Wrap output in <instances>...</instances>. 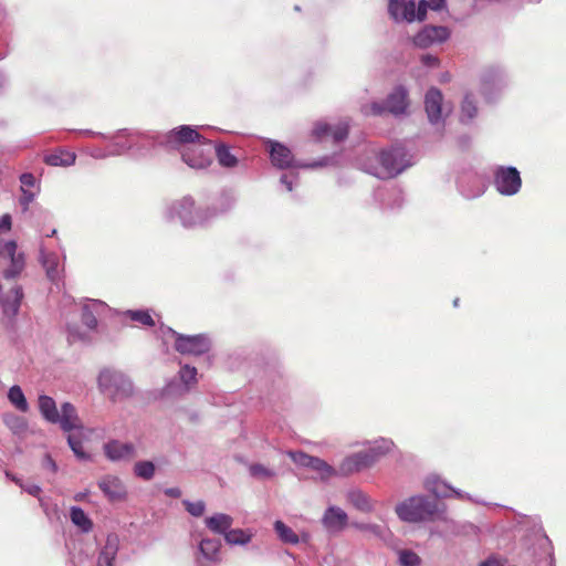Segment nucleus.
I'll list each match as a JSON object with an SVG mask.
<instances>
[{
  "instance_id": "15",
  "label": "nucleus",
  "mask_w": 566,
  "mask_h": 566,
  "mask_svg": "<svg viewBox=\"0 0 566 566\" xmlns=\"http://www.w3.org/2000/svg\"><path fill=\"white\" fill-rule=\"evenodd\" d=\"M210 339L205 335H177L175 348L182 355H203L210 350Z\"/></svg>"
},
{
  "instance_id": "38",
  "label": "nucleus",
  "mask_w": 566,
  "mask_h": 566,
  "mask_svg": "<svg viewBox=\"0 0 566 566\" xmlns=\"http://www.w3.org/2000/svg\"><path fill=\"white\" fill-rule=\"evenodd\" d=\"M355 527L361 532L369 533L375 538L387 542L391 537L390 530L385 525L374 523H357Z\"/></svg>"
},
{
  "instance_id": "7",
  "label": "nucleus",
  "mask_w": 566,
  "mask_h": 566,
  "mask_svg": "<svg viewBox=\"0 0 566 566\" xmlns=\"http://www.w3.org/2000/svg\"><path fill=\"white\" fill-rule=\"evenodd\" d=\"M270 160L273 167L280 170L296 169V168H317L327 166L329 163L328 157H324L318 161L303 164L294 158L291 149L282 143L269 139L266 142Z\"/></svg>"
},
{
  "instance_id": "39",
  "label": "nucleus",
  "mask_w": 566,
  "mask_h": 566,
  "mask_svg": "<svg viewBox=\"0 0 566 566\" xmlns=\"http://www.w3.org/2000/svg\"><path fill=\"white\" fill-rule=\"evenodd\" d=\"M310 469L317 472L319 474V479L322 481H328L333 476L339 475L338 469H335L331 464H328L325 460L315 457L313 463Z\"/></svg>"
},
{
  "instance_id": "3",
  "label": "nucleus",
  "mask_w": 566,
  "mask_h": 566,
  "mask_svg": "<svg viewBox=\"0 0 566 566\" xmlns=\"http://www.w3.org/2000/svg\"><path fill=\"white\" fill-rule=\"evenodd\" d=\"M145 136L150 138L151 147L161 146L168 150H178L180 154L188 146L201 142L203 137L196 127L190 125H180L165 133L150 132Z\"/></svg>"
},
{
  "instance_id": "51",
  "label": "nucleus",
  "mask_w": 566,
  "mask_h": 566,
  "mask_svg": "<svg viewBox=\"0 0 566 566\" xmlns=\"http://www.w3.org/2000/svg\"><path fill=\"white\" fill-rule=\"evenodd\" d=\"M472 180L474 182H478L476 187L474 189H469L464 186L463 180L459 181V189L463 197L468 199H473L482 196L484 193V188L480 185L478 178L475 176L472 177Z\"/></svg>"
},
{
  "instance_id": "10",
  "label": "nucleus",
  "mask_w": 566,
  "mask_h": 566,
  "mask_svg": "<svg viewBox=\"0 0 566 566\" xmlns=\"http://www.w3.org/2000/svg\"><path fill=\"white\" fill-rule=\"evenodd\" d=\"M424 109L429 123L440 132L444 127L443 95L437 87H431L424 95Z\"/></svg>"
},
{
  "instance_id": "12",
  "label": "nucleus",
  "mask_w": 566,
  "mask_h": 566,
  "mask_svg": "<svg viewBox=\"0 0 566 566\" xmlns=\"http://www.w3.org/2000/svg\"><path fill=\"white\" fill-rule=\"evenodd\" d=\"M450 38V30L443 25H424L412 39L416 48L428 49L441 44Z\"/></svg>"
},
{
  "instance_id": "40",
  "label": "nucleus",
  "mask_w": 566,
  "mask_h": 566,
  "mask_svg": "<svg viewBox=\"0 0 566 566\" xmlns=\"http://www.w3.org/2000/svg\"><path fill=\"white\" fill-rule=\"evenodd\" d=\"M133 472L136 478L150 481L155 476L156 465L149 460L137 461L134 464Z\"/></svg>"
},
{
  "instance_id": "60",
  "label": "nucleus",
  "mask_w": 566,
  "mask_h": 566,
  "mask_svg": "<svg viewBox=\"0 0 566 566\" xmlns=\"http://www.w3.org/2000/svg\"><path fill=\"white\" fill-rule=\"evenodd\" d=\"M421 63L428 67H437L439 65V59L432 54H424L421 56Z\"/></svg>"
},
{
  "instance_id": "1",
  "label": "nucleus",
  "mask_w": 566,
  "mask_h": 566,
  "mask_svg": "<svg viewBox=\"0 0 566 566\" xmlns=\"http://www.w3.org/2000/svg\"><path fill=\"white\" fill-rule=\"evenodd\" d=\"M232 206L233 200L228 196H222L218 203L206 207L197 206L192 197L185 196L167 206L165 218L170 222H179L184 228H200L229 211Z\"/></svg>"
},
{
  "instance_id": "56",
  "label": "nucleus",
  "mask_w": 566,
  "mask_h": 566,
  "mask_svg": "<svg viewBox=\"0 0 566 566\" xmlns=\"http://www.w3.org/2000/svg\"><path fill=\"white\" fill-rule=\"evenodd\" d=\"M22 195L19 199L20 205L23 207L24 210H28L29 206L33 200L35 199L36 192L31 191L29 189L21 190Z\"/></svg>"
},
{
  "instance_id": "21",
  "label": "nucleus",
  "mask_w": 566,
  "mask_h": 566,
  "mask_svg": "<svg viewBox=\"0 0 566 566\" xmlns=\"http://www.w3.org/2000/svg\"><path fill=\"white\" fill-rule=\"evenodd\" d=\"M59 412L56 424H59L64 432L82 429V421L77 415L76 408L71 402H63Z\"/></svg>"
},
{
  "instance_id": "47",
  "label": "nucleus",
  "mask_w": 566,
  "mask_h": 566,
  "mask_svg": "<svg viewBox=\"0 0 566 566\" xmlns=\"http://www.w3.org/2000/svg\"><path fill=\"white\" fill-rule=\"evenodd\" d=\"M249 472L251 476L259 480H269L275 475V472L272 469H269L260 463H253L249 467Z\"/></svg>"
},
{
  "instance_id": "52",
  "label": "nucleus",
  "mask_w": 566,
  "mask_h": 566,
  "mask_svg": "<svg viewBox=\"0 0 566 566\" xmlns=\"http://www.w3.org/2000/svg\"><path fill=\"white\" fill-rule=\"evenodd\" d=\"M182 504L186 509V511L191 515V516H195V517H200L203 515L205 511H206V504L203 501H196V502H191L189 500H184L182 501Z\"/></svg>"
},
{
  "instance_id": "62",
  "label": "nucleus",
  "mask_w": 566,
  "mask_h": 566,
  "mask_svg": "<svg viewBox=\"0 0 566 566\" xmlns=\"http://www.w3.org/2000/svg\"><path fill=\"white\" fill-rule=\"evenodd\" d=\"M480 566H504V564L500 558L490 556L484 562H482Z\"/></svg>"
},
{
  "instance_id": "29",
  "label": "nucleus",
  "mask_w": 566,
  "mask_h": 566,
  "mask_svg": "<svg viewBox=\"0 0 566 566\" xmlns=\"http://www.w3.org/2000/svg\"><path fill=\"white\" fill-rule=\"evenodd\" d=\"M76 160V155L66 149H57L44 156V163L53 167H69Z\"/></svg>"
},
{
  "instance_id": "25",
  "label": "nucleus",
  "mask_w": 566,
  "mask_h": 566,
  "mask_svg": "<svg viewBox=\"0 0 566 566\" xmlns=\"http://www.w3.org/2000/svg\"><path fill=\"white\" fill-rule=\"evenodd\" d=\"M205 525L211 533L224 536L233 525V517L226 513H214L205 520Z\"/></svg>"
},
{
  "instance_id": "14",
  "label": "nucleus",
  "mask_w": 566,
  "mask_h": 566,
  "mask_svg": "<svg viewBox=\"0 0 566 566\" xmlns=\"http://www.w3.org/2000/svg\"><path fill=\"white\" fill-rule=\"evenodd\" d=\"M423 488L437 499H447L454 495L461 500L472 501L470 494L452 488L437 474H429L423 481Z\"/></svg>"
},
{
  "instance_id": "32",
  "label": "nucleus",
  "mask_w": 566,
  "mask_h": 566,
  "mask_svg": "<svg viewBox=\"0 0 566 566\" xmlns=\"http://www.w3.org/2000/svg\"><path fill=\"white\" fill-rule=\"evenodd\" d=\"M253 535L251 530L230 527L223 538L230 546H244L251 542Z\"/></svg>"
},
{
  "instance_id": "24",
  "label": "nucleus",
  "mask_w": 566,
  "mask_h": 566,
  "mask_svg": "<svg viewBox=\"0 0 566 566\" xmlns=\"http://www.w3.org/2000/svg\"><path fill=\"white\" fill-rule=\"evenodd\" d=\"M40 262L45 269L46 276L53 283H57L61 277L60 258L54 252H46L43 248L40 250Z\"/></svg>"
},
{
  "instance_id": "20",
  "label": "nucleus",
  "mask_w": 566,
  "mask_h": 566,
  "mask_svg": "<svg viewBox=\"0 0 566 566\" xmlns=\"http://www.w3.org/2000/svg\"><path fill=\"white\" fill-rule=\"evenodd\" d=\"M385 102L387 111L391 115L401 116L407 114L409 107L407 88L401 85L395 87Z\"/></svg>"
},
{
  "instance_id": "57",
  "label": "nucleus",
  "mask_w": 566,
  "mask_h": 566,
  "mask_svg": "<svg viewBox=\"0 0 566 566\" xmlns=\"http://www.w3.org/2000/svg\"><path fill=\"white\" fill-rule=\"evenodd\" d=\"M11 228H12V218L9 213H6L0 218V234L9 232L11 230Z\"/></svg>"
},
{
  "instance_id": "26",
  "label": "nucleus",
  "mask_w": 566,
  "mask_h": 566,
  "mask_svg": "<svg viewBox=\"0 0 566 566\" xmlns=\"http://www.w3.org/2000/svg\"><path fill=\"white\" fill-rule=\"evenodd\" d=\"M363 446L366 447L365 451L371 457L373 463L379 461V459L389 453L395 447L392 440L387 438H379L374 441H365Z\"/></svg>"
},
{
  "instance_id": "37",
  "label": "nucleus",
  "mask_w": 566,
  "mask_h": 566,
  "mask_svg": "<svg viewBox=\"0 0 566 566\" xmlns=\"http://www.w3.org/2000/svg\"><path fill=\"white\" fill-rule=\"evenodd\" d=\"M273 528L282 543L291 545H297L301 543L300 536L284 522L280 520L275 521Z\"/></svg>"
},
{
  "instance_id": "45",
  "label": "nucleus",
  "mask_w": 566,
  "mask_h": 566,
  "mask_svg": "<svg viewBox=\"0 0 566 566\" xmlns=\"http://www.w3.org/2000/svg\"><path fill=\"white\" fill-rule=\"evenodd\" d=\"M446 7V0H420L419 1V21L424 20L427 10L439 11Z\"/></svg>"
},
{
  "instance_id": "63",
  "label": "nucleus",
  "mask_w": 566,
  "mask_h": 566,
  "mask_svg": "<svg viewBox=\"0 0 566 566\" xmlns=\"http://www.w3.org/2000/svg\"><path fill=\"white\" fill-rule=\"evenodd\" d=\"M165 494L172 499H178L181 496V490L179 488H168L165 490Z\"/></svg>"
},
{
  "instance_id": "16",
  "label": "nucleus",
  "mask_w": 566,
  "mask_h": 566,
  "mask_svg": "<svg viewBox=\"0 0 566 566\" xmlns=\"http://www.w3.org/2000/svg\"><path fill=\"white\" fill-rule=\"evenodd\" d=\"M18 244L14 240H9L0 244V256L8 258L10 265L3 270V277L7 280L15 279L24 268V255L17 253Z\"/></svg>"
},
{
  "instance_id": "8",
  "label": "nucleus",
  "mask_w": 566,
  "mask_h": 566,
  "mask_svg": "<svg viewBox=\"0 0 566 566\" xmlns=\"http://www.w3.org/2000/svg\"><path fill=\"white\" fill-rule=\"evenodd\" d=\"M492 185L504 197H513L521 191V172L514 166L497 165L492 168Z\"/></svg>"
},
{
  "instance_id": "6",
  "label": "nucleus",
  "mask_w": 566,
  "mask_h": 566,
  "mask_svg": "<svg viewBox=\"0 0 566 566\" xmlns=\"http://www.w3.org/2000/svg\"><path fill=\"white\" fill-rule=\"evenodd\" d=\"M510 85L507 70L500 64L485 66L480 75V92L486 101H494Z\"/></svg>"
},
{
  "instance_id": "61",
  "label": "nucleus",
  "mask_w": 566,
  "mask_h": 566,
  "mask_svg": "<svg viewBox=\"0 0 566 566\" xmlns=\"http://www.w3.org/2000/svg\"><path fill=\"white\" fill-rule=\"evenodd\" d=\"M85 151L93 158L99 159L105 157V151L94 146H86Z\"/></svg>"
},
{
  "instance_id": "28",
  "label": "nucleus",
  "mask_w": 566,
  "mask_h": 566,
  "mask_svg": "<svg viewBox=\"0 0 566 566\" xmlns=\"http://www.w3.org/2000/svg\"><path fill=\"white\" fill-rule=\"evenodd\" d=\"M103 303L96 300H87L82 306V323L90 329L93 331L97 326L96 315Z\"/></svg>"
},
{
  "instance_id": "19",
  "label": "nucleus",
  "mask_w": 566,
  "mask_h": 566,
  "mask_svg": "<svg viewBox=\"0 0 566 566\" xmlns=\"http://www.w3.org/2000/svg\"><path fill=\"white\" fill-rule=\"evenodd\" d=\"M349 125L346 120H342L336 125H329L326 123H317L313 129V135L316 139L321 140L325 137L331 136L334 143H340L348 136Z\"/></svg>"
},
{
  "instance_id": "50",
  "label": "nucleus",
  "mask_w": 566,
  "mask_h": 566,
  "mask_svg": "<svg viewBox=\"0 0 566 566\" xmlns=\"http://www.w3.org/2000/svg\"><path fill=\"white\" fill-rule=\"evenodd\" d=\"M67 340L70 344H74L76 342L87 343L88 335L86 332H83L81 327L75 324L67 325Z\"/></svg>"
},
{
  "instance_id": "13",
  "label": "nucleus",
  "mask_w": 566,
  "mask_h": 566,
  "mask_svg": "<svg viewBox=\"0 0 566 566\" xmlns=\"http://www.w3.org/2000/svg\"><path fill=\"white\" fill-rule=\"evenodd\" d=\"M134 385L122 371L108 369V399L123 401L133 396Z\"/></svg>"
},
{
  "instance_id": "55",
  "label": "nucleus",
  "mask_w": 566,
  "mask_h": 566,
  "mask_svg": "<svg viewBox=\"0 0 566 566\" xmlns=\"http://www.w3.org/2000/svg\"><path fill=\"white\" fill-rule=\"evenodd\" d=\"M19 180L21 182V190L34 188L38 186V180L35 176L31 172H23L22 175H20Z\"/></svg>"
},
{
  "instance_id": "23",
  "label": "nucleus",
  "mask_w": 566,
  "mask_h": 566,
  "mask_svg": "<svg viewBox=\"0 0 566 566\" xmlns=\"http://www.w3.org/2000/svg\"><path fill=\"white\" fill-rule=\"evenodd\" d=\"M137 455L136 446L132 442L108 440V460L130 461Z\"/></svg>"
},
{
  "instance_id": "17",
  "label": "nucleus",
  "mask_w": 566,
  "mask_h": 566,
  "mask_svg": "<svg viewBox=\"0 0 566 566\" xmlns=\"http://www.w3.org/2000/svg\"><path fill=\"white\" fill-rule=\"evenodd\" d=\"M373 465L375 464L373 463L371 457L368 455L364 449L344 458L338 465V473L339 476H349L352 474L370 469Z\"/></svg>"
},
{
  "instance_id": "35",
  "label": "nucleus",
  "mask_w": 566,
  "mask_h": 566,
  "mask_svg": "<svg viewBox=\"0 0 566 566\" xmlns=\"http://www.w3.org/2000/svg\"><path fill=\"white\" fill-rule=\"evenodd\" d=\"M70 520L82 533H90L93 530L92 520L80 506H71Z\"/></svg>"
},
{
  "instance_id": "9",
  "label": "nucleus",
  "mask_w": 566,
  "mask_h": 566,
  "mask_svg": "<svg viewBox=\"0 0 566 566\" xmlns=\"http://www.w3.org/2000/svg\"><path fill=\"white\" fill-rule=\"evenodd\" d=\"M181 160L193 170H206L213 163V150L211 143L202 137L182 150Z\"/></svg>"
},
{
  "instance_id": "4",
  "label": "nucleus",
  "mask_w": 566,
  "mask_h": 566,
  "mask_svg": "<svg viewBox=\"0 0 566 566\" xmlns=\"http://www.w3.org/2000/svg\"><path fill=\"white\" fill-rule=\"evenodd\" d=\"M150 132H129L128 129H118L114 135L108 137V156L122 155L128 149H134L138 154H144L151 147L149 135Z\"/></svg>"
},
{
  "instance_id": "54",
  "label": "nucleus",
  "mask_w": 566,
  "mask_h": 566,
  "mask_svg": "<svg viewBox=\"0 0 566 566\" xmlns=\"http://www.w3.org/2000/svg\"><path fill=\"white\" fill-rule=\"evenodd\" d=\"M289 172H284L281 178L280 182L283 185L287 191H292L294 185L298 181V175L294 171V169H289Z\"/></svg>"
},
{
  "instance_id": "43",
  "label": "nucleus",
  "mask_w": 566,
  "mask_h": 566,
  "mask_svg": "<svg viewBox=\"0 0 566 566\" xmlns=\"http://www.w3.org/2000/svg\"><path fill=\"white\" fill-rule=\"evenodd\" d=\"M398 564L399 566H420L421 558L411 549H399Z\"/></svg>"
},
{
  "instance_id": "46",
  "label": "nucleus",
  "mask_w": 566,
  "mask_h": 566,
  "mask_svg": "<svg viewBox=\"0 0 566 566\" xmlns=\"http://www.w3.org/2000/svg\"><path fill=\"white\" fill-rule=\"evenodd\" d=\"M67 444L77 459L87 460L90 458V455L83 450L82 441L76 434L70 433L67 436Z\"/></svg>"
},
{
  "instance_id": "59",
  "label": "nucleus",
  "mask_w": 566,
  "mask_h": 566,
  "mask_svg": "<svg viewBox=\"0 0 566 566\" xmlns=\"http://www.w3.org/2000/svg\"><path fill=\"white\" fill-rule=\"evenodd\" d=\"M21 489L27 492L28 494L40 499L42 489L38 484H21Z\"/></svg>"
},
{
  "instance_id": "58",
  "label": "nucleus",
  "mask_w": 566,
  "mask_h": 566,
  "mask_svg": "<svg viewBox=\"0 0 566 566\" xmlns=\"http://www.w3.org/2000/svg\"><path fill=\"white\" fill-rule=\"evenodd\" d=\"M42 467L45 470H50L52 473H55L57 471V464L49 453L44 454V458L42 460Z\"/></svg>"
},
{
  "instance_id": "33",
  "label": "nucleus",
  "mask_w": 566,
  "mask_h": 566,
  "mask_svg": "<svg viewBox=\"0 0 566 566\" xmlns=\"http://www.w3.org/2000/svg\"><path fill=\"white\" fill-rule=\"evenodd\" d=\"M10 293L11 296L3 302V313L13 318L19 314L23 291L21 286H14Z\"/></svg>"
},
{
  "instance_id": "27",
  "label": "nucleus",
  "mask_w": 566,
  "mask_h": 566,
  "mask_svg": "<svg viewBox=\"0 0 566 566\" xmlns=\"http://www.w3.org/2000/svg\"><path fill=\"white\" fill-rule=\"evenodd\" d=\"M2 421L12 434L23 438L29 429L25 418L13 412H7L2 416Z\"/></svg>"
},
{
  "instance_id": "18",
  "label": "nucleus",
  "mask_w": 566,
  "mask_h": 566,
  "mask_svg": "<svg viewBox=\"0 0 566 566\" xmlns=\"http://www.w3.org/2000/svg\"><path fill=\"white\" fill-rule=\"evenodd\" d=\"M388 12L396 22L419 21V3L415 0H389Z\"/></svg>"
},
{
  "instance_id": "11",
  "label": "nucleus",
  "mask_w": 566,
  "mask_h": 566,
  "mask_svg": "<svg viewBox=\"0 0 566 566\" xmlns=\"http://www.w3.org/2000/svg\"><path fill=\"white\" fill-rule=\"evenodd\" d=\"M221 541L212 537H202L195 553L196 566H216L221 560Z\"/></svg>"
},
{
  "instance_id": "41",
  "label": "nucleus",
  "mask_w": 566,
  "mask_h": 566,
  "mask_svg": "<svg viewBox=\"0 0 566 566\" xmlns=\"http://www.w3.org/2000/svg\"><path fill=\"white\" fill-rule=\"evenodd\" d=\"M8 399L19 411L27 412L29 403L20 386L13 385L8 391Z\"/></svg>"
},
{
  "instance_id": "44",
  "label": "nucleus",
  "mask_w": 566,
  "mask_h": 566,
  "mask_svg": "<svg viewBox=\"0 0 566 566\" xmlns=\"http://www.w3.org/2000/svg\"><path fill=\"white\" fill-rule=\"evenodd\" d=\"M129 318L134 322H137L144 326L153 327L155 326V321L151 317L149 311L136 310V311H127L126 313Z\"/></svg>"
},
{
  "instance_id": "34",
  "label": "nucleus",
  "mask_w": 566,
  "mask_h": 566,
  "mask_svg": "<svg viewBox=\"0 0 566 566\" xmlns=\"http://www.w3.org/2000/svg\"><path fill=\"white\" fill-rule=\"evenodd\" d=\"M478 115V105L475 97L468 93L464 95L461 103L460 122L462 124H470Z\"/></svg>"
},
{
  "instance_id": "53",
  "label": "nucleus",
  "mask_w": 566,
  "mask_h": 566,
  "mask_svg": "<svg viewBox=\"0 0 566 566\" xmlns=\"http://www.w3.org/2000/svg\"><path fill=\"white\" fill-rule=\"evenodd\" d=\"M179 376L181 381L189 386L197 381V369L190 365H184L179 370Z\"/></svg>"
},
{
  "instance_id": "31",
  "label": "nucleus",
  "mask_w": 566,
  "mask_h": 566,
  "mask_svg": "<svg viewBox=\"0 0 566 566\" xmlns=\"http://www.w3.org/2000/svg\"><path fill=\"white\" fill-rule=\"evenodd\" d=\"M348 502L358 511L369 513L374 510L369 496L359 489H354L347 493Z\"/></svg>"
},
{
  "instance_id": "5",
  "label": "nucleus",
  "mask_w": 566,
  "mask_h": 566,
  "mask_svg": "<svg viewBox=\"0 0 566 566\" xmlns=\"http://www.w3.org/2000/svg\"><path fill=\"white\" fill-rule=\"evenodd\" d=\"M378 161L380 167L375 175L381 179L394 178L412 166L411 155L401 146L381 150Z\"/></svg>"
},
{
  "instance_id": "30",
  "label": "nucleus",
  "mask_w": 566,
  "mask_h": 566,
  "mask_svg": "<svg viewBox=\"0 0 566 566\" xmlns=\"http://www.w3.org/2000/svg\"><path fill=\"white\" fill-rule=\"evenodd\" d=\"M39 410L43 419L50 423L56 424L57 415L60 413L55 400L46 395L39 396Z\"/></svg>"
},
{
  "instance_id": "36",
  "label": "nucleus",
  "mask_w": 566,
  "mask_h": 566,
  "mask_svg": "<svg viewBox=\"0 0 566 566\" xmlns=\"http://www.w3.org/2000/svg\"><path fill=\"white\" fill-rule=\"evenodd\" d=\"M214 156L220 166L224 168H234L239 163L238 158L230 151L229 146L223 143H219L214 146L213 157Z\"/></svg>"
},
{
  "instance_id": "49",
  "label": "nucleus",
  "mask_w": 566,
  "mask_h": 566,
  "mask_svg": "<svg viewBox=\"0 0 566 566\" xmlns=\"http://www.w3.org/2000/svg\"><path fill=\"white\" fill-rule=\"evenodd\" d=\"M286 454L289 455V458L296 464V465H300V467H303V468H308L311 467V464L313 463V460L315 457L313 455H310L303 451H293V450H290L286 452Z\"/></svg>"
},
{
  "instance_id": "42",
  "label": "nucleus",
  "mask_w": 566,
  "mask_h": 566,
  "mask_svg": "<svg viewBox=\"0 0 566 566\" xmlns=\"http://www.w3.org/2000/svg\"><path fill=\"white\" fill-rule=\"evenodd\" d=\"M127 491L124 483L116 476H108V500H124Z\"/></svg>"
},
{
  "instance_id": "22",
  "label": "nucleus",
  "mask_w": 566,
  "mask_h": 566,
  "mask_svg": "<svg viewBox=\"0 0 566 566\" xmlns=\"http://www.w3.org/2000/svg\"><path fill=\"white\" fill-rule=\"evenodd\" d=\"M347 513L343 509L334 505L327 507L322 517L324 527L332 533L343 531L347 525Z\"/></svg>"
},
{
  "instance_id": "2",
  "label": "nucleus",
  "mask_w": 566,
  "mask_h": 566,
  "mask_svg": "<svg viewBox=\"0 0 566 566\" xmlns=\"http://www.w3.org/2000/svg\"><path fill=\"white\" fill-rule=\"evenodd\" d=\"M395 513L405 523H424L440 518L444 507L436 499L416 494L399 502L395 506Z\"/></svg>"
},
{
  "instance_id": "64",
  "label": "nucleus",
  "mask_w": 566,
  "mask_h": 566,
  "mask_svg": "<svg viewBox=\"0 0 566 566\" xmlns=\"http://www.w3.org/2000/svg\"><path fill=\"white\" fill-rule=\"evenodd\" d=\"M96 566H106V546L101 548Z\"/></svg>"
},
{
  "instance_id": "48",
  "label": "nucleus",
  "mask_w": 566,
  "mask_h": 566,
  "mask_svg": "<svg viewBox=\"0 0 566 566\" xmlns=\"http://www.w3.org/2000/svg\"><path fill=\"white\" fill-rule=\"evenodd\" d=\"M386 112H388L386 107V102L374 101L369 104H365L361 106V113L365 116H381Z\"/></svg>"
}]
</instances>
